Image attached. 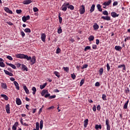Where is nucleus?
<instances>
[{"label": "nucleus", "instance_id": "nucleus-1", "mask_svg": "<svg viewBox=\"0 0 130 130\" xmlns=\"http://www.w3.org/2000/svg\"><path fill=\"white\" fill-rule=\"evenodd\" d=\"M16 57L17 58H24L27 60H30L29 63L31 66L36 62V56H33L31 57V56H28V55L24 54H18L16 55Z\"/></svg>", "mask_w": 130, "mask_h": 130}, {"label": "nucleus", "instance_id": "nucleus-2", "mask_svg": "<svg viewBox=\"0 0 130 130\" xmlns=\"http://www.w3.org/2000/svg\"><path fill=\"white\" fill-rule=\"evenodd\" d=\"M70 6V3H64L62 7H61V10L63 11L64 12H66L67 10H68V6Z\"/></svg>", "mask_w": 130, "mask_h": 130}, {"label": "nucleus", "instance_id": "nucleus-3", "mask_svg": "<svg viewBox=\"0 0 130 130\" xmlns=\"http://www.w3.org/2000/svg\"><path fill=\"white\" fill-rule=\"evenodd\" d=\"M79 12H80V15H83L85 14V6L84 5H82L80 7Z\"/></svg>", "mask_w": 130, "mask_h": 130}, {"label": "nucleus", "instance_id": "nucleus-4", "mask_svg": "<svg viewBox=\"0 0 130 130\" xmlns=\"http://www.w3.org/2000/svg\"><path fill=\"white\" fill-rule=\"evenodd\" d=\"M112 3V0H109L108 1L105 2L103 4V6H105V7H107L111 5Z\"/></svg>", "mask_w": 130, "mask_h": 130}, {"label": "nucleus", "instance_id": "nucleus-5", "mask_svg": "<svg viewBox=\"0 0 130 130\" xmlns=\"http://www.w3.org/2000/svg\"><path fill=\"white\" fill-rule=\"evenodd\" d=\"M101 19H103V20H106L107 21H110V20H111V18L110 16H108V15H107L106 16H102Z\"/></svg>", "mask_w": 130, "mask_h": 130}, {"label": "nucleus", "instance_id": "nucleus-6", "mask_svg": "<svg viewBox=\"0 0 130 130\" xmlns=\"http://www.w3.org/2000/svg\"><path fill=\"white\" fill-rule=\"evenodd\" d=\"M4 10L5 11V12H6V13H8V14H10L11 15L13 14V11H12V10H10V9L8 7H5L4 8Z\"/></svg>", "mask_w": 130, "mask_h": 130}, {"label": "nucleus", "instance_id": "nucleus-7", "mask_svg": "<svg viewBox=\"0 0 130 130\" xmlns=\"http://www.w3.org/2000/svg\"><path fill=\"white\" fill-rule=\"evenodd\" d=\"M41 38L43 42H45V40L46 39V35H45V33L42 34Z\"/></svg>", "mask_w": 130, "mask_h": 130}, {"label": "nucleus", "instance_id": "nucleus-8", "mask_svg": "<svg viewBox=\"0 0 130 130\" xmlns=\"http://www.w3.org/2000/svg\"><path fill=\"white\" fill-rule=\"evenodd\" d=\"M111 16L113 17V18H116L117 17H119V14H117V13H116V12H113L111 13Z\"/></svg>", "mask_w": 130, "mask_h": 130}, {"label": "nucleus", "instance_id": "nucleus-9", "mask_svg": "<svg viewBox=\"0 0 130 130\" xmlns=\"http://www.w3.org/2000/svg\"><path fill=\"white\" fill-rule=\"evenodd\" d=\"M106 124L107 125V130H110V124H109V120H106Z\"/></svg>", "mask_w": 130, "mask_h": 130}, {"label": "nucleus", "instance_id": "nucleus-10", "mask_svg": "<svg viewBox=\"0 0 130 130\" xmlns=\"http://www.w3.org/2000/svg\"><path fill=\"white\" fill-rule=\"evenodd\" d=\"M18 125H19V123L18 122H16L12 126V130H17V127Z\"/></svg>", "mask_w": 130, "mask_h": 130}, {"label": "nucleus", "instance_id": "nucleus-11", "mask_svg": "<svg viewBox=\"0 0 130 130\" xmlns=\"http://www.w3.org/2000/svg\"><path fill=\"white\" fill-rule=\"evenodd\" d=\"M94 11H95V4H93L90 7V9L89 10L90 14H91V13H93Z\"/></svg>", "mask_w": 130, "mask_h": 130}, {"label": "nucleus", "instance_id": "nucleus-12", "mask_svg": "<svg viewBox=\"0 0 130 130\" xmlns=\"http://www.w3.org/2000/svg\"><path fill=\"white\" fill-rule=\"evenodd\" d=\"M32 3V1L31 0H25L23 2V5H29Z\"/></svg>", "mask_w": 130, "mask_h": 130}, {"label": "nucleus", "instance_id": "nucleus-13", "mask_svg": "<svg viewBox=\"0 0 130 130\" xmlns=\"http://www.w3.org/2000/svg\"><path fill=\"white\" fill-rule=\"evenodd\" d=\"M1 87L3 88V89H4L5 90H7L8 89L7 86V84L5 83H1Z\"/></svg>", "mask_w": 130, "mask_h": 130}, {"label": "nucleus", "instance_id": "nucleus-14", "mask_svg": "<svg viewBox=\"0 0 130 130\" xmlns=\"http://www.w3.org/2000/svg\"><path fill=\"white\" fill-rule=\"evenodd\" d=\"M6 112L8 114H10V105L7 104L6 107Z\"/></svg>", "mask_w": 130, "mask_h": 130}, {"label": "nucleus", "instance_id": "nucleus-15", "mask_svg": "<svg viewBox=\"0 0 130 130\" xmlns=\"http://www.w3.org/2000/svg\"><path fill=\"white\" fill-rule=\"evenodd\" d=\"M46 93H48V90L46 89H44L42 90V92L41 93V94L42 95V96H44V95H45V94Z\"/></svg>", "mask_w": 130, "mask_h": 130}, {"label": "nucleus", "instance_id": "nucleus-16", "mask_svg": "<svg viewBox=\"0 0 130 130\" xmlns=\"http://www.w3.org/2000/svg\"><path fill=\"white\" fill-rule=\"evenodd\" d=\"M14 84L15 85L17 90H20V87L19 86V84L17 81H14Z\"/></svg>", "mask_w": 130, "mask_h": 130}, {"label": "nucleus", "instance_id": "nucleus-17", "mask_svg": "<svg viewBox=\"0 0 130 130\" xmlns=\"http://www.w3.org/2000/svg\"><path fill=\"white\" fill-rule=\"evenodd\" d=\"M93 27L94 30H98V29H99V25L95 23L93 25Z\"/></svg>", "mask_w": 130, "mask_h": 130}, {"label": "nucleus", "instance_id": "nucleus-18", "mask_svg": "<svg viewBox=\"0 0 130 130\" xmlns=\"http://www.w3.org/2000/svg\"><path fill=\"white\" fill-rule=\"evenodd\" d=\"M4 72L6 75L10 76V77H13V73L9 72V71H8L7 70H4Z\"/></svg>", "mask_w": 130, "mask_h": 130}, {"label": "nucleus", "instance_id": "nucleus-19", "mask_svg": "<svg viewBox=\"0 0 130 130\" xmlns=\"http://www.w3.org/2000/svg\"><path fill=\"white\" fill-rule=\"evenodd\" d=\"M94 39H95V37H94V36H90L88 38V40H89V41L91 42V41H93L94 40Z\"/></svg>", "mask_w": 130, "mask_h": 130}, {"label": "nucleus", "instance_id": "nucleus-20", "mask_svg": "<svg viewBox=\"0 0 130 130\" xmlns=\"http://www.w3.org/2000/svg\"><path fill=\"white\" fill-rule=\"evenodd\" d=\"M115 50H117V51H120V50H121V49H122V48H121V47H120L119 46H116L115 47Z\"/></svg>", "mask_w": 130, "mask_h": 130}, {"label": "nucleus", "instance_id": "nucleus-21", "mask_svg": "<svg viewBox=\"0 0 130 130\" xmlns=\"http://www.w3.org/2000/svg\"><path fill=\"white\" fill-rule=\"evenodd\" d=\"M16 104L17 105H21L22 104V101H21L20 99H16Z\"/></svg>", "mask_w": 130, "mask_h": 130}, {"label": "nucleus", "instance_id": "nucleus-22", "mask_svg": "<svg viewBox=\"0 0 130 130\" xmlns=\"http://www.w3.org/2000/svg\"><path fill=\"white\" fill-rule=\"evenodd\" d=\"M88 122H89V120L86 119L84 121V127H87V125H88Z\"/></svg>", "mask_w": 130, "mask_h": 130}, {"label": "nucleus", "instance_id": "nucleus-23", "mask_svg": "<svg viewBox=\"0 0 130 130\" xmlns=\"http://www.w3.org/2000/svg\"><path fill=\"white\" fill-rule=\"evenodd\" d=\"M23 89L26 94H29V89H28V88H27V86H26L25 85H24Z\"/></svg>", "mask_w": 130, "mask_h": 130}, {"label": "nucleus", "instance_id": "nucleus-24", "mask_svg": "<svg viewBox=\"0 0 130 130\" xmlns=\"http://www.w3.org/2000/svg\"><path fill=\"white\" fill-rule=\"evenodd\" d=\"M128 102H129V101L128 100L127 102L124 104L123 106L124 109H127V105H128Z\"/></svg>", "mask_w": 130, "mask_h": 130}, {"label": "nucleus", "instance_id": "nucleus-25", "mask_svg": "<svg viewBox=\"0 0 130 130\" xmlns=\"http://www.w3.org/2000/svg\"><path fill=\"white\" fill-rule=\"evenodd\" d=\"M53 74L55 75V76L57 77V78H59L60 77V74L57 71H54Z\"/></svg>", "mask_w": 130, "mask_h": 130}, {"label": "nucleus", "instance_id": "nucleus-26", "mask_svg": "<svg viewBox=\"0 0 130 130\" xmlns=\"http://www.w3.org/2000/svg\"><path fill=\"white\" fill-rule=\"evenodd\" d=\"M47 85V83H45L43 85H40V88L41 90L44 89V87H46Z\"/></svg>", "mask_w": 130, "mask_h": 130}, {"label": "nucleus", "instance_id": "nucleus-27", "mask_svg": "<svg viewBox=\"0 0 130 130\" xmlns=\"http://www.w3.org/2000/svg\"><path fill=\"white\" fill-rule=\"evenodd\" d=\"M1 97L4 98V99H5V100H6L7 101V100H9V98L6 94H1Z\"/></svg>", "mask_w": 130, "mask_h": 130}, {"label": "nucleus", "instance_id": "nucleus-28", "mask_svg": "<svg viewBox=\"0 0 130 130\" xmlns=\"http://www.w3.org/2000/svg\"><path fill=\"white\" fill-rule=\"evenodd\" d=\"M21 69L22 71H26V72H28V68L26 66H22Z\"/></svg>", "mask_w": 130, "mask_h": 130}, {"label": "nucleus", "instance_id": "nucleus-29", "mask_svg": "<svg viewBox=\"0 0 130 130\" xmlns=\"http://www.w3.org/2000/svg\"><path fill=\"white\" fill-rule=\"evenodd\" d=\"M43 128V120H41L40 122V128L42 129Z\"/></svg>", "mask_w": 130, "mask_h": 130}, {"label": "nucleus", "instance_id": "nucleus-30", "mask_svg": "<svg viewBox=\"0 0 130 130\" xmlns=\"http://www.w3.org/2000/svg\"><path fill=\"white\" fill-rule=\"evenodd\" d=\"M96 8H98V10L99 11V12H102V8H101V5L100 4H98L96 6Z\"/></svg>", "mask_w": 130, "mask_h": 130}, {"label": "nucleus", "instance_id": "nucleus-31", "mask_svg": "<svg viewBox=\"0 0 130 130\" xmlns=\"http://www.w3.org/2000/svg\"><path fill=\"white\" fill-rule=\"evenodd\" d=\"M68 9H70L72 11L74 10L75 9V7L73 5H69L67 7Z\"/></svg>", "mask_w": 130, "mask_h": 130}, {"label": "nucleus", "instance_id": "nucleus-32", "mask_svg": "<svg viewBox=\"0 0 130 130\" xmlns=\"http://www.w3.org/2000/svg\"><path fill=\"white\" fill-rule=\"evenodd\" d=\"M95 128L97 130H98L99 128H100V129H101V128H102V125L96 124L95 126Z\"/></svg>", "mask_w": 130, "mask_h": 130}, {"label": "nucleus", "instance_id": "nucleus-33", "mask_svg": "<svg viewBox=\"0 0 130 130\" xmlns=\"http://www.w3.org/2000/svg\"><path fill=\"white\" fill-rule=\"evenodd\" d=\"M24 31L25 32V33H31V29H30V28H25L24 30Z\"/></svg>", "mask_w": 130, "mask_h": 130}, {"label": "nucleus", "instance_id": "nucleus-34", "mask_svg": "<svg viewBox=\"0 0 130 130\" xmlns=\"http://www.w3.org/2000/svg\"><path fill=\"white\" fill-rule=\"evenodd\" d=\"M4 60L3 58H0V66H5V63H4Z\"/></svg>", "mask_w": 130, "mask_h": 130}, {"label": "nucleus", "instance_id": "nucleus-35", "mask_svg": "<svg viewBox=\"0 0 130 130\" xmlns=\"http://www.w3.org/2000/svg\"><path fill=\"white\" fill-rule=\"evenodd\" d=\"M58 19H59V23L61 24V23H62V18L60 17V14H59V15L58 16Z\"/></svg>", "mask_w": 130, "mask_h": 130}, {"label": "nucleus", "instance_id": "nucleus-36", "mask_svg": "<svg viewBox=\"0 0 130 130\" xmlns=\"http://www.w3.org/2000/svg\"><path fill=\"white\" fill-rule=\"evenodd\" d=\"M61 51V50L60 49V48H57L56 50V53L57 54H58V53H60Z\"/></svg>", "mask_w": 130, "mask_h": 130}, {"label": "nucleus", "instance_id": "nucleus-37", "mask_svg": "<svg viewBox=\"0 0 130 130\" xmlns=\"http://www.w3.org/2000/svg\"><path fill=\"white\" fill-rule=\"evenodd\" d=\"M32 94L33 95H35V93H36V87H33L32 88Z\"/></svg>", "mask_w": 130, "mask_h": 130}, {"label": "nucleus", "instance_id": "nucleus-38", "mask_svg": "<svg viewBox=\"0 0 130 130\" xmlns=\"http://www.w3.org/2000/svg\"><path fill=\"white\" fill-rule=\"evenodd\" d=\"M119 69H121L123 71H125V66H118Z\"/></svg>", "mask_w": 130, "mask_h": 130}, {"label": "nucleus", "instance_id": "nucleus-39", "mask_svg": "<svg viewBox=\"0 0 130 130\" xmlns=\"http://www.w3.org/2000/svg\"><path fill=\"white\" fill-rule=\"evenodd\" d=\"M61 32H62V29H61V27L59 26V28L58 29V30H57V33L58 34H60Z\"/></svg>", "mask_w": 130, "mask_h": 130}, {"label": "nucleus", "instance_id": "nucleus-40", "mask_svg": "<svg viewBox=\"0 0 130 130\" xmlns=\"http://www.w3.org/2000/svg\"><path fill=\"white\" fill-rule=\"evenodd\" d=\"M36 129L39 130V122H37L36 123Z\"/></svg>", "mask_w": 130, "mask_h": 130}, {"label": "nucleus", "instance_id": "nucleus-41", "mask_svg": "<svg viewBox=\"0 0 130 130\" xmlns=\"http://www.w3.org/2000/svg\"><path fill=\"white\" fill-rule=\"evenodd\" d=\"M90 49H91V47L87 46L84 48V51H87V50H89Z\"/></svg>", "mask_w": 130, "mask_h": 130}, {"label": "nucleus", "instance_id": "nucleus-42", "mask_svg": "<svg viewBox=\"0 0 130 130\" xmlns=\"http://www.w3.org/2000/svg\"><path fill=\"white\" fill-rule=\"evenodd\" d=\"M85 80L84 79H82L80 82V87H82L83 84H84Z\"/></svg>", "mask_w": 130, "mask_h": 130}, {"label": "nucleus", "instance_id": "nucleus-43", "mask_svg": "<svg viewBox=\"0 0 130 130\" xmlns=\"http://www.w3.org/2000/svg\"><path fill=\"white\" fill-rule=\"evenodd\" d=\"M103 15L105 16H108V12L106 10H105L103 12Z\"/></svg>", "mask_w": 130, "mask_h": 130}, {"label": "nucleus", "instance_id": "nucleus-44", "mask_svg": "<svg viewBox=\"0 0 130 130\" xmlns=\"http://www.w3.org/2000/svg\"><path fill=\"white\" fill-rule=\"evenodd\" d=\"M103 69L102 68H100V70H99V73H100V75H102V74H103Z\"/></svg>", "mask_w": 130, "mask_h": 130}, {"label": "nucleus", "instance_id": "nucleus-45", "mask_svg": "<svg viewBox=\"0 0 130 130\" xmlns=\"http://www.w3.org/2000/svg\"><path fill=\"white\" fill-rule=\"evenodd\" d=\"M22 19L23 22H24V23L27 21V19L26 18V16H23Z\"/></svg>", "mask_w": 130, "mask_h": 130}, {"label": "nucleus", "instance_id": "nucleus-46", "mask_svg": "<svg viewBox=\"0 0 130 130\" xmlns=\"http://www.w3.org/2000/svg\"><path fill=\"white\" fill-rule=\"evenodd\" d=\"M63 69L64 71H65V72H67V73L69 72V67H63Z\"/></svg>", "mask_w": 130, "mask_h": 130}, {"label": "nucleus", "instance_id": "nucleus-47", "mask_svg": "<svg viewBox=\"0 0 130 130\" xmlns=\"http://www.w3.org/2000/svg\"><path fill=\"white\" fill-rule=\"evenodd\" d=\"M33 11L35 13H36V12H38L39 10L38 8H37V7H34L33 8Z\"/></svg>", "mask_w": 130, "mask_h": 130}, {"label": "nucleus", "instance_id": "nucleus-48", "mask_svg": "<svg viewBox=\"0 0 130 130\" xmlns=\"http://www.w3.org/2000/svg\"><path fill=\"white\" fill-rule=\"evenodd\" d=\"M102 99H103V100H104L105 101L106 100H107V99H106V95H105V94H103V95H102Z\"/></svg>", "mask_w": 130, "mask_h": 130}, {"label": "nucleus", "instance_id": "nucleus-49", "mask_svg": "<svg viewBox=\"0 0 130 130\" xmlns=\"http://www.w3.org/2000/svg\"><path fill=\"white\" fill-rule=\"evenodd\" d=\"M71 78H72L73 80H75V79H76V75H75V73L71 74Z\"/></svg>", "mask_w": 130, "mask_h": 130}, {"label": "nucleus", "instance_id": "nucleus-50", "mask_svg": "<svg viewBox=\"0 0 130 130\" xmlns=\"http://www.w3.org/2000/svg\"><path fill=\"white\" fill-rule=\"evenodd\" d=\"M16 12L17 14H21L22 13V10H16Z\"/></svg>", "mask_w": 130, "mask_h": 130}, {"label": "nucleus", "instance_id": "nucleus-51", "mask_svg": "<svg viewBox=\"0 0 130 130\" xmlns=\"http://www.w3.org/2000/svg\"><path fill=\"white\" fill-rule=\"evenodd\" d=\"M7 24H8V25H9V26H13V25H14V23H12L11 21L7 22Z\"/></svg>", "mask_w": 130, "mask_h": 130}, {"label": "nucleus", "instance_id": "nucleus-52", "mask_svg": "<svg viewBox=\"0 0 130 130\" xmlns=\"http://www.w3.org/2000/svg\"><path fill=\"white\" fill-rule=\"evenodd\" d=\"M7 58H8V59H9V60H13V57H12V56H7Z\"/></svg>", "mask_w": 130, "mask_h": 130}, {"label": "nucleus", "instance_id": "nucleus-53", "mask_svg": "<svg viewBox=\"0 0 130 130\" xmlns=\"http://www.w3.org/2000/svg\"><path fill=\"white\" fill-rule=\"evenodd\" d=\"M55 97H56V95H51L49 96V99H54V98H55Z\"/></svg>", "mask_w": 130, "mask_h": 130}, {"label": "nucleus", "instance_id": "nucleus-54", "mask_svg": "<svg viewBox=\"0 0 130 130\" xmlns=\"http://www.w3.org/2000/svg\"><path fill=\"white\" fill-rule=\"evenodd\" d=\"M21 35L22 38H24V37H25V32H24V31H21Z\"/></svg>", "mask_w": 130, "mask_h": 130}, {"label": "nucleus", "instance_id": "nucleus-55", "mask_svg": "<svg viewBox=\"0 0 130 130\" xmlns=\"http://www.w3.org/2000/svg\"><path fill=\"white\" fill-rule=\"evenodd\" d=\"M95 87H99L100 86V83L99 82H97L95 83Z\"/></svg>", "mask_w": 130, "mask_h": 130}, {"label": "nucleus", "instance_id": "nucleus-56", "mask_svg": "<svg viewBox=\"0 0 130 130\" xmlns=\"http://www.w3.org/2000/svg\"><path fill=\"white\" fill-rule=\"evenodd\" d=\"M117 5H118V2L115 1L113 3V7L115 6H117Z\"/></svg>", "mask_w": 130, "mask_h": 130}, {"label": "nucleus", "instance_id": "nucleus-57", "mask_svg": "<svg viewBox=\"0 0 130 130\" xmlns=\"http://www.w3.org/2000/svg\"><path fill=\"white\" fill-rule=\"evenodd\" d=\"M92 49L96 50L97 49V45H92Z\"/></svg>", "mask_w": 130, "mask_h": 130}, {"label": "nucleus", "instance_id": "nucleus-58", "mask_svg": "<svg viewBox=\"0 0 130 130\" xmlns=\"http://www.w3.org/2000/svg\"><path fill=\"white\" fill-rule=\"evenodd\" d=\"M96 109L97 110H98L99 111H100V109H101V107H100V105H98L97 107H96Z\"/></svg>", "mask_w": 130, "mask_h": 130}, {"label": "nucleus", "instance_id": "nucleus-59", "mask_svg": "<svg viewBox=\"0 0 130 130\" xmlns=\"http://www.w3.org/2000/svg\"><path fill=\"white\" fill-rule=\"evenodd\" d=\"M99 43H100V41H99V39H97L96 40V45H99Z\"/></svg>", "mask_w": 130, "mask_h": 130}, {"label": "nucleus", "instance_id": "nucleus-60", "mask_svg": "<svg viewBox=\"0 0 130 130\" xmlns=\"http://www.w3.org/2000/svg\"><path fill=\"white\" fill-rule=\"evenodd\" d=\"M92 110H93V111H94V112L96 111V106L95 105H93V106L92 107Z\"/></svg>", "mask_w": 130, "mask_h": 130}, {"label": "nucleus", "instance_id": "nucleus-61", "mask_svg": "<svg viewBox=\"0 0 130 130\" xmlns=\"http://www.w3.org/2000/svg\"><path fill=\"white\" fill-rule=\"evenodd\" d=\"M47 97H50V94L47 93L45 95V98H47Z\"/></svg>", "mask_w": 130, "mask_h": 130}, {"label": "nucleus", "instance_id": "nucleus-62", "mask_svg": "<svg viewBox=\"0 0 130 130\" xmlns=\"http://www.w3.org/2000/svg\"><path fill=\"white\" fill-rule=\"evenodd\" d=\"M107 69L108 72H109V71H110V66H107Z\"/></svg>", "mask_w": 130, "mask_h": 130}, {"label": "nucleus", "instance_id": "nucleus-63", "mask_svg": "<svg viewBox=\"0 0 130 130\" xmlns=\"http://www.w3.org/2000/svg\"><path fill=\"white\" fill-rule=\"evenodd\" d=\"M25 18H26V20H30V16L27 15L26 17H25Z\"/></svg>", "mask_w": 130, "mask_h": 130}, {"label": "nucleus", "instance_id": "nucleus-64", "mask_svg": "<svg viewBox=\"0 0 130 130\" xmlns=\"http://www.w3.org/2000/svg\"><path fill=\"white\" fill-rule=\"evenodd\" d=\"M10 81H12V82H14V81H15V78L13 77L10 78Z\"/></svg>", "mask_w": 130, "mask_h": 130}]
</instances>
